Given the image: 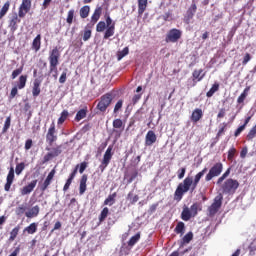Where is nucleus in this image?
Wrapping results in <instances>:
<instances>
[{
	"label": "nucleus",
	"mask_w": 256,
	"mask_h": 256,
	"mask_svg": "<svg viewBox=\"0 0 256 256\" xmlns=\"http://www.w3.org/2000/svg\"><path fill=\"white\" fill-rule=\"evenodd\" d=\"M127 199H128V201H130V205H135V203H137V201H139V195L133 196V192H129L127 195Z\"/></svg>",
	"instance_id": "a18cd8bd"
},
{
	"label": "nucleus",
	"mask_w": 256,
	"mask_h": 256,
	"mask_svg": "<svg viewBox=\"0 0 256 256\" xmlns=\"http://www.w3.org/2000/svg\"><path fill=\"white\" fill-rule=\"evenodd\" d=\"M73 19H75V10L70 9L67 14L66 23H68V25H73Z\"/></svg>",
	"instance_id": "37998d69"
},
{
	"label": "nucleus",
	"mask_w": 256,
	"mask_h": 256,
	"mask_svg": "<svg viewBox=\"0 0 256 256\" xmlns=\"http://www.w3.org/2000/svg\"><path fill=\"white\" fill-rule=\"evenodd\" d=\"M205 78V73H203V69H195L192 72V81L194 83V85H196L199 81H203V79Z\"/></svg>",
	"instance_id": "4be33fe9"
},
{
	"label": "nucleus",
	"mask_w": 256,
	"mask_h": 256,
	"mask_svg": "<svg viewBox=\"0 0 256 256\" xmlns=\"http://www.w3.org/2000/svg\"><path fill=\"white\" fill-rule=\"evenodd\" d=\"M67 81V72H63L59 78V83L63 84Z\"/></svg>",
	"instance_id": "774afa93"
},
{
	"label": "nucleus",
	"mask_w": 256,
	"mask_h": 256,
	"mask_svg": "<svg viewBox=\"0 0 256 256\" xmlns=\"http://www.w3.org/2000/svg\"><path fill=\"white\" fill-rule=\"evenodd\" d=\"M181 37H183V31L177 28H172L166 34L165 41L166 43H177Z\"/></svg>",
	"instance_id": "1a4fd4ad"
},
{
	"label": "nucleus",
	"mask_w": 256,
	"mask_h": 256,
	"mask_svg": "<svg viewBox=\"0 0 256 256\" xmlns=\"http://www.w3.org/2000/svg\"><path fill=\"white\" fill-rule=\"evenodd\" d=\"M122 108H123V100H118L117 103L115 104L113 113H119V111H121Z\"/></svg>",
	"instance_id": "5fc2aeb1"
},
{
	"label": "nucleus",
	"mask_w": 256,
	"mask_h": 256,
	"mask_svg": "<svg viewBox=\"0 0 256 256\" xmlns=\"http://www.w3.org/2000/svg\"><path fill=\"white\" fill-rule=\"evenodd\" d=\"M46 151H50V152H48L43 157V163H49V161H51V159H55V157H59V155H61V153H63V145H58L54 148L46 147Z\"/></svg>",
	"instance_id": "0eeeda50"
},
{
	"label": "nucleus",
	"mask_w": 256,
	"mask_h": 256,
	"mask_svg": "<svg viewBox=\"0 0 256 256\" xmlns=\"http://www.w3.org/2000/svg\"><path fill=\"white\" fill-rule=\"evenodd\" d=\"M33 97H39L41 95V80L35 79L32 87Z\"/></svg>",
	"instance_id": "b1692460"
},
{
	"label": "nucleus",
	"mask_w": 256,
	"mask_h": 256,
	"mask_svg": "<svg viewBox=\"0 0 256 256\" xmlns=\"http://www.w3.org/2000/svg\"><path fill=\"white\" fill-rule=\"evenodd\" d=\"M21 73H23V66H21L20 68H17L16 70H14L11 74V79H17V77H19V75H21Z\"/></svg>",
	"instance_id": "864d4df0"
},
{
	"label": "nucleus",
	"mask_w": 256,
	"mask_h": 256,
	"mask_svg": "<svg viewBox=\"0 0 256 256\" xmlns=\"http://www.w3.org/2000/svg\"><path fill=\"white\" fill-rule=\"evenodd\" d=\"M207 173V168H204L202 171L198 172L193 180V177L188 176L186 177L183 182L178 184L175 192H174V201H181L183 199V196L185 193H188V191H195L197 189V186L199 185V181L203 178V175Z\"/></svg>",
	"instance_id": "f257e3e1"
},
{
	"label": "nucleus",
	"mask_w": 256,
	"mask_h": 256,
	"mask_svg": "<svg viewBox=\"0 0 256 256\" xmlns=\"http://www.w3.org/2000/svg\"><path fill=\"white\" fill-rule=\"evenodd\" d=\"M201 205L199 203H194L191 207L183 206L181 213L182 221H190L192 217H197V213L201 211Z\"/></svg>",
	"instance_id": "39448f33"
},
{
	"label": "nucleus",
	"mask_w": 256,
	"mask_h": 256,
	"mask_svg": "<svg viewBox=\"0 0 256 256\" xmlns=\"http://www.w3.org/2000/svg\"><path fill=\"white\" fill-rule=\"evenodd\" d=\"M105 29H107V24L105 23V21L98 22V24L96 25L97 33H103Z\"/></svg>",
	"instance_id": "8fccbe9b"
},
{
	"label": "nucleus",
	"mask_w": 256,
	"mask_h": 256,
	"mask_svg": "<svg viewBox=\"0 0 256 256\" xmlns=\"http://www.w3.org/2000/svg\"><path fill=\"white\" fill-rule=\"evenodd\" d=\"M39 211H41L39 205L33 206L32 208L25 212V217H27V219H33L35 217H38Z\"/></svg>",
	"instance_id": "5701e85b"
},
{
	"label": "nucleus",
	"mask_w": 256,
	"mask_h": 256,
	"mask_svg": "<svg viewBox=\"0 0 256 256\" xmlns=\"http://www.w3.org/2000/svg\"><path fill=\"white\" fill-rule=\"evenodd\" d=\"M157 142V135H155V132L153 130H149L145 137V145L147 147H151L154 143Z\"/></svg>",
	"instance_id": "6ab92c4d"
},
{
	"label": "nucleus",
	"mask_w": 256,
	"mask_h": 256,
	"mask_svg": "<svg viewBox=\"0 0 256 256\" xmlns=\"http://www.w3.org/2000/svg\"><path fill=\"white\" fill-rule=\"evenodd\" d=\"M223 205V196H216L214 202L208 207L209 217H215Z\"/></svg>",
	"instance_id": "9d476101"
},
{
	"label": "nucleus",
	"mask_w": 256,
	"mask_h": 256,
	"mask_svg": "<svg viewBox=\"0 0 256 256\" xmlns=\"http://www.w3.org/2000/svg\"><path fill=\"white\" fill-rule=\"evenodd\" d=\"M55 173H56L55 169H52L49 172V174L47 175L44 182L39 185V189H40V191H42V193H45V191H47V189H49V185H51V183H53V179H55Z\"/></svg>",
	"instance_id": "4468645a"
},
{
	"label": "nucleus",
	"mask_w": 256,
	"mask_h": 256,
	"mask_svg": "<svg viewBox=\"0 0 256 256\" xmlns=\"http://www.w3.org/2000/svg\"><path fill=\"white\" fill-rule=\"evenodd\" d=\"M9 7H11V3L9 1L4 3L3 7L0 10V19L7 15V12L9 11Z\"/></svg>",
	"instance_id": "79ce46f5"
},
{
	"label": "nucleus",
	"mask_w": 256,
	"mask_h": 256,
	"mask_svg": "<svg viewBox=\"0 0 256 256\" xmlns=\"http://www.w3.org/2000/svg\"><path fill=\"white\" fill-rule=\"evenodd\" d=\"M186 171V168H181L180 170H178V179H183V177H185Z\"/></svg>",
	"instance_id": "338daca9"
},
{
	"label": "nucleus",
	"mask_w": 256,
	"mask_h": 256,
	"mask_svg": "<svg viewBox=\"0 0 256 256\" xmlns=\"http://www.w3.org/2000/svg\"><path fill=\"white\" fill-rule=\"evenodd\" d=\"M103 13V7L101 6H97L94 10V13L91 16V20L90 23L93 26H95V24L97 23V21H99V19H101V15Z\"/></svg>",
	"instance_id": "a211bd4d"
},
{
	"label": "nucleus",
	"mask_w": 256,
	"mask_h": 256,
	"mask_svg": "<svg viewBox=\"0 0 256 256\" xmlns=\"http://www.w3.org/2000/svg\"><path fill=\"white\" fill-rule=\"evenodd\" d=\"M111 159H113V146H108L107 150L104 153L102 162L99 166V169L103 173L105 169H107L109 163H111Z\"/></svg>",
	"instance_id": "9b49d317"
},
{
	"label": "nucleus",
	"mask_w": 256,
	"mask_h": 256,
	"mask_svg": "<svg viewBox=\"0 0 256 256\" xmlns=\"http://www.w3.org/2000/svg\"><path fill=\"white\" fill-rule=\"evenodd\" d=\"M87 191V174L82 175L79 185V194L83 195Z\"/></svg>",
	"instance_id": "393cba45"
},
{
	"label": "nucleus",
	"mask_w": 256,
	"mask_h": 256,
	"mask_svg": "<svg viewBox=\"0 0 256 256\" xmlns=\"http://www.w3.org/2000/svg\"><path fill=\"white\" fill-rule=\"evenodd\" d=\"M61 57V52L59 47H54L49 54V63H50V73H55L53 75L54 79H57V66L59 65V59Z\"/></svg>",
	"instance_id": "7ed1b4c3"
},
{
	"label": "nucleus",
	"mask_w": 256,
	"mask_h": 256,
	"mask_svg": "<svg viewBox=\"0 0 256 256\" xmlns=\"http://www.w3.org/2000/svg\"><path fill=\"white\" fill-rule=\"evenodd\" d=\"M23 171H25V164L24 162H21L16 165L15 173L16 175H20L21 173H23Z\"/></svg>",
	"instance_id": "3c124183"
},
{
	"label": "nucleus",
	"mask_w": 256,
	"mask_h": 256,
	"mask_svg": "<svg viewBox=\"0 0 256 256\" xmlns=\"http://www.w3.org/2000/svg\"><path fill=\"white\" fill-rule=\"evenodd\" d=\"M13 181H15V169L11 167L7 174L6 183L4 185V190L6 192L11 191V185H13Z\"/></svg>",
	"instance_id": "f3484780"
},
{
	"label": "nucleus",
	"mask_w": 256,
	"mask_h": 256,
	"mask_svg": "<svg viewBox=\"0 0 256 256\" xmlns=\"http://www.w3.org/2000/svg\"><path fill=\"white\" fill-rule=\"evenodd\" d=\"M29 11H31V0H22V3L18 8V16L20 19H23Z\"/></svg>",
	"instance_id": "2eb2a0df"
},
{
	"label": "nucleus",
	"mask_w": 256,
	"mask_h": 256,
	"mask_svg": "<svg viewBox=\"0 0 256 256\" xmlns=\"http://www.w3.org/2000/svg\"><path fill=\"white\" fill-rule=\"evenodd\" d=\"M141 100V94H136L132 97V103L133 105H137L139 101Z\"/></svg>",
	"instance_id": "0e129e2a"
},
{
	"label": "nucleus",
	"mask_w": 256,
	"mask_h": 256,
	"mask_svg": "<svg viewBox=\"0 0 256 256\" xmlns=\"http://www.w3.org/2000/svg\"><path fill=\"white\" fill-rule=\"evenodd\" d=\"M111 103H113V94L106 93L100 97V101L98 102L96 108L101 113H105V111H107Z\"/></svg>",
	"instance_id": "423d86ee"
},
{
	"label": "nucleus",
	"mask_w": 256,
	"mask_h": 256,
	"mask_svg": "<svg viewBox=\"0 0 256 256\" xmlns=\"http://www.w3.org/2000/svg\"><path fill=\"white\" fill-rule=\"evenodd\" d=\"M192 123H199L203 119V110L201 108H196L192 111L190 116Z\"/></svg>",
	"instance_id": "aec40b11"
},
{
	"label": "nucleus",
	"mask_w": 256,
	"mask_h": 256,
	"mask_svg": "<svg viewBox=\"0 0 256 256\" xmlns=\"http://www.w3.org/2000/svg\"><path fill=\"white\" fill-rule=\"evenodd\" d=\"M148 0H138V15L141 17L147 11Z\"/></svg>",
	"instance_id": "a878e982"
},
{
	"label": "nucleus",
	"mask_w": 256,
	"mask_h": 256,
	"mask_svg": "<svg viewBox=\"0 0 256 256\" xmlns=\"http://www.w3.org/2000/svg\"><path fill=\"white\" fill-rule=\"evenodd\" d=\"M191 241H193V232H188L182 238L181 247H183L184 245H187L188 243H191Z\"/></svg>",
	"instance_id": "4c0bfd02"
},
{
	"label": "nucleus",
	"mask_w": 256,
	"mask_h": 256,
	"mask_svg": "<svg viewBox=\"0 0 256 256\" xmlns=\"http://www.w3.org/2000/svg\"><path fill=\"white\" fill-rule=\"evenodd\" d=\"M88 165H89V163L84 161L75 166V168L73 169L72 173L69 175V177L66 180V183L63 187L64 192L69 191V188L71 187V183H73V180L75 179V177H77L78 171L80 174L85 173V169H87Z\"/></svg>",
	"instance_id": "20e7f679"
},
{
	"label": "nucleus",
	"mask_w": 256,
	"mask_h": 256,
	"mask_svg": "<svg viewBox=\"0 0 256 256\" xmlns=\"http://www.w3.org/2000/svg\"><path fill=\"white\" fill-rule=\"evenodd\" d=\"M26 85H27V75H21L18 79L16 87L21 90V89H25Z\"/></svg>",
	"instance_id": "7c9ffc66"
},
{
	"label": "nucleus",
	"mask_w": 256,
	"mask_h": 256,
	"mask_svg": "<svg viewBox=\"0 0 256 256\" xmlns=\"http://www.w3.org/2000/svg\"><path fill=\"white\" fill-rule=\"evenodd\" d=\"M221 173H223V163L217 162L209 169L208 174L205 176V181L209 182L214 179V177H219Z\"/></svg>",
	"instance_id": "6e6552de"
},
{
	"label": "nucleus",
	"mask_w": 256,
	"mask_h": 256,
	"mask_svg": "<svg viewBox=\"0 0 256 256\" xmlns=\"http://www.w3.org/2000/svg\"><path fill=\"white\" fill-rule=\"evenodd\" d=\"M53 0H44L43 1V4H42V11H45V9H48L49 8V6L51 5V2H52Z\"/></svg>",
	"instance_id": "69168bd1"
},
{
	"label": "nucleus",
	"mask_w": 256,
	"mask_h": 256,
	"mask_svg": "<svg viewBox=\"0 0 256 256\" xmlns=\"http://www.w3.org/2000/svg\"><path fill=\"white\" fill-rule=\"evenodd\" d=\"M68 118H69V111L63 110L60 114V117L58 118L57 124L63 125Z\"/></svg>",
	"instance_id": "72a5a7b5"
},
{
	"label": "nucleus",
	"mask_w": 256,
	"mask_h": 256,
	"mask_svg": "<svg viewBox=\"0 0 256 256\" xmlns=\"http://www.w3.org/2000/svg\"><path fill=\"white\" fill-rule=\"evenodd\" d=\"M229 175H231V167H229V168L225 171V173H223V174L221 175V177H219V178L217 179L216 184H217V185H221V183H223V181H225V179H227V177H229Z\"/></svg>",
	"instance_id": "a19ab883"
},
{
	"label": "nucleus",
	"mask_w": 256,
	"mask_h": 256,
	"mask_svg": "<svg viewBox=\"0 0 256 256\" xmlns=\"http://www.w3.org/2000/svg\"><path fill=\"white\" fill-rule=\"evenodd\" d=\"M92 32L90 29H85L83 34V41H88L91 39Z\"/></svg>",
	"instance_id": "4d7b16f0"
},
{
	"label": "nucleus",
	"mask_w": 256,
	"mask_h": 256,
	"mask_svg": "<svg viewBox=\"0 0 256 256\" xmlns=\"http://www.w3.org/2000/svg\"><path fill=\"white\" fill-rule=\"evenodd\" d=\"M17 93H19V88L17 86H14L11 89L10 95H9V99H15V97H17Z\"/></svg>",
	"instance_id": "6e6d98bb"
},
{
	"label": "nucleus",
	"mask_w": 256,
	"mask_h": 256,
	"mask_svg": "<svg viewBox=\"0 0 256 256\" xmlns=\"http://www.w3.org/2000/svg\"><path fill=\"white\" fill-rule=\"evenodd\" d=\"M87 106H85L84 108L80 109L75 116V121L79 122L83 119H85V117H87Z\"/></svg>",
	"instance_id": "cd10ccee"
},
{
	"label": "nucleus",
	"mask_w": 256,
	"mask_h": 256,
	"mask_svg": "<svg viewBox=\"0 0 256 256\" xmlns=\"http://www.w3.org/2000/svg\"><path fill=\"white\" fill-rule=\"evenodd\" d=\"M24 213H27V207L24 205H20L16 208V215H18V217H21Z\"/></svg>",
	"instance_id": "603ef678"
},
{
	"label": "nucleus",
	"mask_w": 256,
	"mask_h": 256,
	"mask_svg": "<svg viewBox=\"0 0 256 256\" xmlns=\"http://www.w3.org/2000/svg\"><path fill=\"white\" fill-rule=\"evenodd\" d=\"M250 61H251V54L246 53L243 58L242 65H247V63H249Z\"/></svg>",
	"instance_id": "e2e57ef3"
},
{
	"label": "nucleus",
	"mask_w": 256,
	"mask_h": 256,
	"mask_svg": "<svg viewBox=\"0 0 256 256\" xmlns=\"http://www.w3.org/2000/svg\"><path fill=\"white\" fill-rule=\"evenodd\" d=\"M21 229V227L16 226L11 232H10V237H9V241H15V239H17V235H19V230Z\"/></svg>",
	"instance_id": "49530a36"
},
{
	"label": "nucleus",
	"mask_w": 256,
	"mask_h": 256,
	"mask_svg": "<svg viewBox=\"0 0 256 256\" xmlns=\"http://www.w3.org/2000/svg\"><path fill=\"white\" fill-rule=\"evenodd\" d=\"M174 231H175V233H177V235H184V233H185V223L178 222Z\"/></svg>",
	"instance_id": "ea45409f"
},
{
	"label": "nucleus",
	"mask_w": 256,
	"mask_h": 256,
	"mask_svg": "<svg viewBox=\"0 0 256 256\" xmlns=\"http://www.w3.org/2000/svg\"><path fill=\"white\" fill-rule=\"evenodd\" d=\"M24 233H28V235H34V233H37V223H31L24 229Z\"/></svg>",
	"instance_id": "e433bc0d"
},
{
	"label": "nucleus",
	"mask_w": 256,
	"mask_h": 256,
	"mask_svg": "<svg viewBox=\"0 0 256 256\" xmlns=\"http://www.w3.org/2000/svg\"><path fill=\"white\" fill-rule=\"evenodd\" d=\"M112 125L114 129L120 130V133L123 131V129H125V124H123V120L119 118L114 119Z\"/></svg>",
	"instance_id": "473e14b6"
},
{
	"label": "nucleus",
	"mask_w": 256,
	"mask_h": 256,
	"mask_svg": "<svg viewBox=\"0 0 256 256\" xmlns=\"http://www.w3.org/2000/svg\"><path fill=\"white\" fill-rule=\"evenodd\" d=\"M108 215H109V208H107V207L103 208L99 215V222L103 223V221H105V219H107Z\"/></svg>",
	"instance_id": "c03bdc74"
},
{
	"label": "nucleus",
	"mask_w": 256,
	"mask_h": 256,
	"mask_svg": "<svg viewBox=\"0 0 256 256\" xmlns=\"http://www.w3.org/2000/svg\"><path fill=\"white\" fill-rule=\"evenodd\" d=\"M31 147H33V140L32 139H27L26 142H25L24 149L26 151H29V149H31Z\"/></svg>",
	"instance_id": "bf43d9fd"
},
{
	"label": "nucleus",
	"mask_w": 256,
	"mask_h": 256,
	"mask_svg": "<svg viewBox=\"0 0 256 256\" xmlns=\"http://www.w3.org/2000/svg\"><path fill=\"white\" fill-rule=\"evenodd\" d=\"M139 239H141V232L136 233L130 238L128 241V247H134V245H137Z\"/></svg>",
	"instance_id": "f704fd0d"
},
{
	"label": "nucleus",
	"mask_w": 256,
	"mask_h": 256,
	"mask_svg": "<svg viewBox=\"0 0 256 256\" xmlns=\"http://www.w3.org/2000/svg\"><path fill=\"white\" fill-rule=\"evenodd\" d=\"M249 91H251V86H247L243 92L240 94V96L237 99V103H245V100L247 99V96L249 95Z\"/></svg>",
	"instance_id": "bb28decb"
},
{
	"label": "nucleus",
	"mask_w": 256,
	"mask_h": 256,
	"mask_svg": "<svg viewBox=\"0 0 256 256\" xmlns=\"http://www.w3.org/2000/svg\"><path fill=\"white\" fill-rule=\"evenodd\" d=\"M218 187H220L224 195H234L237 189H239V181L233 178H228L218 185Z\"/></svg>",
	"instance_id": "f03ea898"
},
{
	"label": "nucleus",
	"mask_w": 256,
	"mask_h": 256,
	"mask_svg": "<svg viewBox=\"0 0 256 256\" xmlns=\"http://www.w3.org/2000/svg\"><path fill=\"white\" fill-rule=\"evenodd\" d=\"M57 129L55 128V122H52L48 132L46 134V142L50 147H53V144L57 141Z\"/></svg>",
	"instance_id": "f8f14e48"
},
{
	"label": "nucleus",
	"mask_w": 256,
	"mask_h": 256,
	"mask_svg": "<svg viewBox=\"0 0 256 256\" xmlns=\"http://www.w3.org/2000/svg\"><path fill=\"white\" fill-rule=\"evenodd\" d=\"M19 23H21V18L19 17V15H17V13L12 14L8 24L11 33H15V31L19 29Z\"/></svg>",
	"instance_id": "dca6fc26"
},
{
	"label": "nucleus",
	"mask_w": 256,
	"mask_h": 256,
	"mask_svg": "<svg viewBox=\"0 0 256 256\" xmlns=\"http://www.w3.org/2000/svg\"><path fill=\"white\" fill-rule=\"evenodd\" d=\"M196 13H197V4L192 3L184 15L183 22L186 25H189L191 21H193V17H195Z\"/></svg>",
	"instance_id": "ddd939ff"
},
{
	"label": "nucleus",
	"mask_w": 256,
	"mask_h": 256,
	"mask_svg": "<svg viewBox=\"0 0 256 256\" xmlns=\"http://www.w3.org/2000/svg\"><path fill=\"white\" fill-rule=\"evenodd\" d=\"M11 127V116H8L4 122V126L2 129V134L7 133L9 131V128Z\"/></svg>",
	"instance_id": "de8ad7c7"
},
{
	"label": "nucleus",
	"mask_w": 256,
	"mask_h": 256,
	"mask_svg": "<svg viewBox=\"0 0 256 256\" xmlns=\"http://www.w3.org/2000/svg\"><path fill=\"white\" fill-rule=\"evenodd\" d=\"M80 17L81 19H87L89 17V13H91V7L89 5H85L80 8Z\"/></svg>",
	"instance_id": "c85d7f7f"
},
{
	"label": "nucleus",
	"mask_w": 256,
	"mask_h": 256,
	"mask_svg": "<svg viewBox=\"0 0 256 256\" xmlns=\"http://www.w3.org/2000/svg\"><path fill=\"white\" fill-rule=\"evenodd\" d=\"M32 49H34V51H39V49H41V34H38L33 42H32Z\"/></svg>",
	"instance_id": "c756f323"
},
{
	"label": "nucleus",
	"mask_w": 256,
	"mask_h": 256,
	"mask_svg": "<svg viewBox=\"0 0 256 256\" xmlns=\"http://www.w3.org/2000/svg\"><path fill=\"white\" fill-rule=\"evenodd\" d=\"M245 129V126L241 125L239 126L236 131L234 132V137H239L241 133H243V130Z\"/></svg>",
	"instance_id": "680f3d73"
},
{
	"label": "nucleus",
	"mask_w": 256,
	"mask_h": 256,
	"mask_svg": "<svg viewBox=\"0 0 256 256\" xmlns=\"http://www.w3.org/2000/svg\"><path fill=\"white\" fill-rule=\"evenodd\" d=\"M225 129H227V123H223V126L219 129L216 137L219 138L223 133H225Z\"/></svg>",
	"instance_id": "052dcab7"
},
{
	"label": "nucleus",
	"mask_w": 256,
	"mask_h": 256,
	"mask_svg": "<svg viewBox=\"0 0 256 256\" xmlns=\"http://www.w3.org/2000/svg\"><path fill=\"white\" fill-rule=\"evenodd\" d=\"M35 187H37V180L31 181L28 185L21 188L20 193L21 195H29L30 193H33Z\"/></svg>",
	"instance_id": "412c9836"
},
{
	"label": "nucleus",
	"mask_w": 256,
	"mask_h": 256,
	"mask_svg": "<svg viewBox=\"0 0 256 256\" xmlns=\"http://www.w3.org/2000/svg\"><path fill=\"white\" fill-rule=\"evenodd\" d=\"M115 35V23H113L110 27H107L104 33V39H109Z\"/></svg>",
	"instance_id": "2f4dec72"
},
{
	"label": "nucleus",
	"mask_w": 256,
	"mask_h": 256,
	"mask_svg": "<svg viewBox=\"0 0 256 256\" xmlns=\"http://www.w3.org/2000/svg\"><path fill=\"white\" fill-rule=\"evenodd\" d=\"M117 198V192L110 194L105 200L104 205H109L111 207L115 203V199Z\"/></svg>",
	"instance_id": "c9c22d12"
},
{
	"label": "nucleus",
	"mask_w": 256,
	"mask_h": 256,
	"mask_svg": "<svg viewBox=\"0 0 256 256\" xmlns=\"http://www.w3.org/2000/svg\"><path fill=\"white\" fill-rule=\"evenodd\" d=\"M235 153H237V149L235 148H231L229 151H228V161H233V158L235 157Z\"/></svg>",
	"instance_id": "13d9d810"
},
{
	"label": "nucleus",
	"mask_w": 256,
	"mask_h": 256,
	"mask_svg": "<svg viewBox=\"0 0 256 256\" xmlns=\"http://www.w3.org/2000/svg\"><path fill=\"white\" fill-rule=\"evenodd\" d=\"M126 55H129V47L123 48V50L119 51L117 54L118 61H121L123 57H126Z\"/></svg>",
	"instance_id": "09e8293b"
},
{
	"label": "nucleus",
	"mask_w": 256,
	"mask_h": 256,
	"mask_svg": "<svg viewBox=\"0 0 256 256\" xmlns=\"http://www.w3.org/2000/svg\"><path fill=\"white\" fill-rule=\"evenodd\" d=\"M217 91H219V83L216 82L212 85L210 90L206 93V97H208V98L213 97V95H215V93H217Z\"/></svg>",
	"instance_id": "58836bf2"
}]
</instances>
